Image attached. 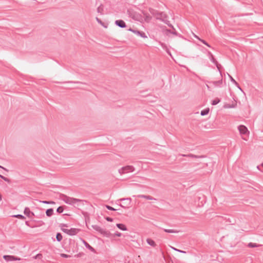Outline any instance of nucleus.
<instances>
[{
  "label": "nucleus",
  "instance_id": "nucleus-52",
  "mask_svg": "<svg viewBox=\"0 0 263 263\" xmlns=\"http://www.w3.org/2000/svg\"><path fill=\"white\" fill-rule=\"evenodd\" d=\"M25 224H26L27 226H29V222H28V221H26L25 222Z\"/></svg>",
  "mask_w": 263,
  "mask_h": 263
},
{
  "label": "nucleus",
  "instance_id": "nucleus-23",
  "mask_svg": "<svg viewBox=\"0 0 263 263\" xmlns=\"http://www.w3.org/2000/svg\"><path fill=\"white\" fill-rule=\"evenodd\" d=\"M222 79L218 81H215L212 82V83L215 86H220V85L222 84Z\"/></svg>",
  "mask_w": 263,
  "mask_h": 263
},
{
  "label": "nucleus",
  "instance_id": "nucleus-45",
  "mask_svg": "<svg viewBox=\"0 0 263 263\" xmlns=\"http://www.w3.org/2000/svg\"><path fill=\"white\" fill-rule=\"evenodd\" d=\"M177 252H180V253H183V254H186V251H182V250H179V249H178V250H177Z\"/></svg>",
  "mask_w": 263,
  "mask_h": 263
},
{
  "label": "nucleus",
  "instance_id": "nucleus-2",
  "mask_svg": "<svg viewBox=\"0 0 263 263\" xmlns=\"http://www.w3.org/2000/svg\"><path fill=\"white\" fill-rule=\"evenodd\" d=\"M61 196L63 197L62 200L66 203L70 204V205H73L78 202H81L82 201V200H80L79 199L69 197H68L65 195H64V194H62Z\"/></svg>",
  "mask_w": 263,
  "mask_h": 263
},
{
  "label": "nucleus",
  "instance_id": "nucleus-11",
  "mask_svg": "<svg viewBox=\"0 0 263 263\" xmlns=\"http://www.w3.org/2000/svg\"><path fill=\"white\" fill-rule=\"evenodd\" d=\"M82 241H83V244L84 245V246H85V247L87 249H88V250H89L91 252H95V249L93 247H92L87 242H86L84 239H82Z\"/></svg>",
  "mask_w": 263,
  "mask_h": 263
},
{
  "label": "nucleus",
  "instance_id": "nucleus-1",
  "mask_svg": "<svg viewBox=\"0 0 263 263\" xmlns=\"http://www.w3.org/2000/svg\"><path fill=\"white\" fill-rule=\"evenodd\" d=\"M150 13L153 15L157 20H159L167 24L169 27H173V25L170 24V21L167 20L168 16L166 13L158 11L153 8H149Z\"/></svg>",
  "mask_w": 263,
  "mask_h": 263
},
{
  "label": "nucleus",
  "instance_id": "nucleus-39",
  "mask_svg": "<svg viewBox=\"0 0 263 263\" xmlns=\"http://www.w3.org/2000/svg\"><path fill=\"white\" fill-rule=\"evenodd\" d=\"M60 256L62 257H64V258H69V257H70V255H67V254H64V253H62L60 254Z\"/></svg>",
  "mask_w": 263,
  "mask_h": 263
},
{
  "label": "nucleus",
  "instance_id": "nucleus-41",
  "mask_svg": "<svg viewBox=\"0 0 263 263\" xmlns=\"http://www.w3.org/2000/svg\"><path fill=\"white\" fill-rule=\"evenodd\" d=\"M105 219L107 221H109V222H112L113 221V219L111 217H106L105 218Z\"/></svg>",
  "mask_w": 263,
  "mask_h": 263
},
{
  "label": "nucleus",
  "instance_id": "nucleus-33",
  "mask_svg": "<svg viewBox=\"0 0 263 263\" xmlns=\"http://www.w3.org/2000/svg\"><path fill=\"white\" fill-rule=\"evenodd\" d=\"M215 65L216 66L217 68V69L218 70V71L219 72L220 75H221V77H222V74H221V70H220V67H221V65L218 64V62H217V63H215Z\"/></svg>",
  "mask_w": 263,
  "mask_h": 263
},
{
  "label": "nucleus",
  "instance_id": "nucleus-40",
  "mask_svg": "<svg viewBox=\"0 0 263 263\" xmlns=\"http://www.w3.org/2000/svg\"><path fill=\"white\" fill-rule=\"evenodd\" d=\"M61 230H62V231L63 232H64V233H66L67 234H68V235L69 230V229H65V228H62V229H61Z\"/></svg>",
  "mask_w": 263,
  "mask_h": 263
},
{
  "label": "nucleus",
  "instance_id": "nucleus-29",
  "mask_svg": "<svg viewBox=\"0 0 263 263\" xmlns=\"http://www.w3.org/2000/svg\"><path fill=\"white\" fill-rule=\"evenodd\" d=\"M96 20L99 24H100L105 28L107 27V26L104 25V23L100 18L97 17H96Z\"/></svg>",
  "mask_w": 263,
  "mask_h": 263
},
{
  "label": "nucleus",
  "instance_id": "nucleus-48",
  "mask_svg": "<svg viewBox=\"0 0 263 263\" xmlns=\"http://www.w3.org/2000/svg\"><path fill=\"white\" fill-rule=\"evenodd\" d=\"M224 219L226 220V221H228V222H229L230 223L232 222L231 220H230V219L229 218H227L226 217H225Z\"/></svg>",
  "mask_w": 263,
  "mask_h": 263
},
{
  "label": "nucleus",
  "instance_id": "nucleus-17",
  "mask_svg": "<svg viewBox=\"0 0 263 263\" xmlns=\"http://www.w3.org/2000/svg\"><path fill=\"white\" fill-rule=\"evenodd\" d=\"M116 226L118 227V228H119L121 230L126 231L127 230L126 227L124 224H122V223H117L116 224Z\"/></svg>",
  "mask_w": 263,
  "mask_h": 263
},
{
  "label": "nucleus",
  "instance_id": "nucleus-25",
  "mask_svg": "<svg viewBox=\"0 0 263 263\" xmlns=\"http://www.w3.org/2000/svg\"><path fill=\"white\" fill-rule=\"evenodd\" d=\"M173 29V31H171V30L170 29H167L166 30V31L168 32H170L173 34H174V35H178V33L177 32V31L175 30V29L174 28V27L173 26V27H172Z\"/></svg>",
  "mask_w": 263,
  "mask_h": 263
},
{
  "label": "nucleus",
  "instance_id": "nucleus-18",
  "mask_svg": "<svg viewBox=\"0 0 263 263\" xmlns=\"http://www.w3.org/2000/svg\"><path fill=\"white\" fill-rule=\"evenodd\" d=\"M46 216L50 217L53 214V209L52 208L48 209L46 211Z\"/></svg>",
  "mask_w": 263,
  "mask_h": 263
},
{
  "label": "nucleus",
  "instance_id": "nucleus-31",
  "mask_svg": "<svg viewBox=\"0 0 263 263\" xmlns=\"http://www.w3.org/2000/svg\"><path fill=\"white\" fill-rule=\"evenodd\" d=\"M236 105H237V104L235 103H233L231 105L227 104V105H225V107L228 108H235V107H236Z\"/></svg>",
  "mask_w": 263,
  "mask_h": 263
},
{
  "label": "nucleus",
  "instance_id": "nucleus-44",
  "mask_svg": "<svg viewBox=\"0 0 263 263\" xmlns=\"http://www.w3.org/2000/svg\"><path fill=\"white\" fill-rule=\"evenodd\" d=\"M261 166L262 167H263V163L261 164ZM257 168L259 171H260L261 172H263V169H261V168H260V166H257Z\"/></svg>",
  "mask_w": 263,
  "mask_h": 263
},
{
  "label": "nucleus",
  "instance_id": "nucleus-22",
  "mask_svg": "<svg viewBox=\"0 0 263 263\" xmlns=\"http://www.w3.org/2000/svg\"><path fill=\"white\" fill-rule=\"evenodd\" d=\"M230 79V81L234 84H235L236 86H237V87H239V84L238 83L233 79V78L229 74V73H227Z\"/></svg>",
  "mask_w": 263,
  "mask_h": 263
},
{
  "label": "nucleus",
  "instance_id": "nucleus-43",
  "mask_svg": "<svg viewBox=\"0 0 263 263\" xmlns=\"http://www.w3.org/2000/svg\"><path fill=\"white\" fill-rule=\"evenodd\" d=\"M122 234L120 232H116L115 233V236H117L118 237H120L121 236Z\"/></svg>",
  "mask_w": 263,
  "mask_h": 263
},
{
  "label": "nucleus",
  "instance_id": "nucleus-13",
  "mask_svg": "<svg viewBox=\"0 0 263 263\" xmlns=\"http://www.w3.org/2000/svg\"><path fill=\"white\" fill-rule=\"evenodd\" d=\"M134 33H135L137 35L140 36L143 38H147V36H146L145 33L143 31H140L136 30V31H134Z\"/></svg>",
  "mask_w": 263,
  "mask_h": 263
},
{
  "label": "nucleus",
  "instance_id": "nucleus-35",
  "mask_svg": "<svg viewBox=\"0 0 263 263\" xmlns=\"http://www.w3.org/2000/svg\"><path fill=\"white\" fill-rule=\"evenodd\" d=\"M144 15H145V20L146 22H149L151 20V18H152L151 16L149 15H148V14H145Z\"/></svg>",
  "mask_w": 263,
  "mask_h": 263
},
{
  "label": "nucleus",
  "instance_id": "nucleus-14",
  "mask_svg": "<svg viewBox=\"0 0 263 263\" xmlns=\"http://www.w3.org/2000/svg\"><path fill=\"white\" fill-rule=\"evenodd\" d=\"M208 55L209 57V59L210 60H211V61L214 64L215 63H217V61H216V60L214 58L213 54L210 52V51H208Z\"/></svg>",
  "mask_w": 263,
  "mask_h": 263
},
{
  "label": "nucleus",
  "instance_id": "nucleus-51",
  "mask_svg": "<svg viewBox=\"0 0 263 263\" xmlns=\"http://www.w3.org/2000/svg\"><path fill=\"white\" fill-rule=\"evenodd\" d=\"M194 36L195 38H196V39H197L198 40H199V39H201L200 38H199L197 35H196V34H194Z\"/></svg>",
  "mask_w": 263,
  "mask_h": 263
},
{
  "label": "nucleus",
  "instance_id": "nucleus-42",
  "mask_svg": "<svg viewBox=\"0 0 263 263\" xmlns=\"http://www.w3.org/2000/svg\"><path fill=\"white\" fill-rule=\"evenodd\" d=\"M60 227H61V229H62V228H64V227H67L68 226L67 224L61 223V224H60Z\"/></svg>",
  "mask_w": 263,
  "mask_h": 263
},
{
  "label": "nucleus",
  "instance_id": "nucleus-8",
  "mask_svg": "<svg viewBox=\"0 0 263 263\" xmlns=\"http://www.w3.org/2000/svg\"><path fill=\"white\" fill-rule=\"evenodd\" d=\"M115 24L121 28H124L126 27V23L122 20H118L115 21Z\"/></svg>",
  "mask_w": 263,
  "mask_h": 263
},
{
  "label": "nucleus",
  "instance_id": "nucleus-21",
  "mask_svg": "<svg viewBox=\"0 0 263 263\" xmlns=\"http://www.w3.org/2000/svg\"><path fill=\"white\" fill-rule=\"evenodd\" d=\"M163 231L166 233H177L179 232L178 231H177L175 230L166 229H164Z\"/></svg>",
  "mask_w": 263,
  "mask_h": 263
},
{
  "label": "nucleus",
  "instance_id": "nucleus-16",
  "mask_svg": "<svg viewBox=\"0 0 263 263\" xmlns=\"http://www.w3.org/2000/svg\"><path fill=\"white\" fill-rule=\"evenodd\" d=\"M181 156L183 157H191L194 158H202L203 157V156H197L195 155H193L192 154H190L188 155H181Z\"/></svg>",
  "mask_w": 263,
  "mask_h": 263
},
{
  "label": "nucleus",
  "instance_id": "nucleus-4",
  "mask_svg": "<svg viewBox=\"0 0 263 263\" xmlns=\"http://www.w3.org/2000/svg\"><path fill=\"white\" fill-rule=\"evenodd\" d=\"M135 170V167L132 165H126L122 167L118 170V172L120 174L122 175L124 174L133 172Z\"/></svg>",
  "mask_w": 263,
  "mask_h": 263
},
{
  "label": "nucleus",
  "instance_id": "nucleus-38",
  "mask_svg": "<svg viewBox=\"0 0 263 263\" xmlns=\"http://www.w3.org/2000/svg\"><path fill=\"white\" fill-rule=\"evenodd\" d=\"M42 254H37L35 256L33 257V258L34 259H41L42 258Z\"/></svg>",
  "mask_w": 263,
  "mask_h": 263
},
{
  "label": "nucleus",
  "instance_id": "nucleus-30",
  "mask_svg": "<svg viewBox=\"0 0 263 263\" xmlns=\"http://www.w3.org/2000/svg\"><path fill=\"white\" fill-rule=\"evenodd\" d=\"M259 245H257L256 243L250 242L248 243V246L250 248H255L258 247Z\"/></svg>",
  "mask_w": 263,
  "mask_h": 263
},
{
  "label": "nucleus",
  "instance_id": "nucleus-26",
  "mask_svg": "<svg viewBox=\"0 0 263 263\" xmlns=\"http://www.w3.org/2000/svg\"><path fill=\"white\" fill-rule=\"evenodd\" d=\"M0 178H2L5 181L8 182V183H11V180L9 178L5 177V176L0 174Z\"/></svg>",
  "mask_w": 263,
  "mask_h": 263
},
{
  "label": "nucleus",
  "instance_id": "nucleus-6",
  "mask_svg": "<svg viewBox=\"0 0 263 263\" xmlns=\"http://www.w3.org/2000/svg\"><path fill=\"white\" fill-rule=\"evenodd\" d=\"M238 129L241 135H246L249 132L248 128L245 125H241L238 126Z\"/></svg>",
  "mask_w": 263,
  "mask_h": 263
},
{
  "label": "nucleus",
  "instance_id": "nucleus-15",
  "mask_svg": "<svg viewBox=\"0 0 263 263\" xmlns=\"http://www.w3.org/2000/svg\"><path fill=\"white\" fill-rule=\"evenodd\" d=\"M146 242L149 245H150L152 247H155L156 246V243H155V242L151 238H147Z\"/></svg>",
  "mask_w": 263,
  "mask_h": 263
},
{
  "label": "nucleus",
  "instance_id": "nucleus-46",
  "mask_svg": "<svg viewBox=\"0 0 263 263\" xmlns=\"http://www.w3.org/2000/svg\"><path fill=\"white\" fill-rule=\"evenodd\" d=\"M0 168H2L3 170H5V171L6 172H8L9 170L8 169H7L6 168L0 165Z\"/></svg>",
  "mask_w": 263,
  "mask_h": 263
},
{
  "label": "nucleus",
  "instance_id": "nucleus-12",
  "mask_svg": "<svg viewBox=\"0 0 263 263\" xmlns=\"http://www.w3.org/2000/svg\"><path fill=\"white\" fill-rule=\"evenodd\" d=\"M137 197L139 198H144L147 200H156L155 198L149 195H139L137 196Z\"/></svg>",
  "mask_w": 263,
  "mask_h": 263
},
{
  "label": "nucleus",
  "instance_id": "nucleus-47",
  "mask_svg": "<svg viewBox=\"0 0 263 263\" xmlns=\"http://www.w3.org/2000/svg\"><path fill=\"white\" fill-rule=\"evenodd\" d=\"M68 83H77V84H80V83H82V82H79V81H76V82H72V81H70V82H68Z\"/></svg>",
  "mask_w": 263,
  "mask_h": 263
},
{
  "label": "nucleus",
  "instance_id": "nucleus-49",
  "mask_svg": "<svg viewBox=\"0 0 263 263\" xmlns=\"http://www.w3.org/2000/svg\"><path fill=\"white\" fill-rule=\"evenodd\" d=\"M128 30L134 33V31H136V30H134L132 28H129V29H128Z\"/></svg>",
  "mask_w": 263,
  "mask_h": 263
},
{
  "label": "nucleus",
  "instance_id": "nucleus-28",
  "mask_svg": "<svg viewBox=\"0 0 263 263\" xmlns=\"http://www.w3.org/2000/svg\"><path fill=\"white\" fill-rule=\"evenodd\" d=\"M220 100L219 98H216L215 99H214V100L212 101L211 104L213 105H216L218 103H219L220 102Z\"/></svg>",
  "mask_w": 263,
  "mask_h": 263
},
{
  "label": "nucleus",
  "instance_id": "nucleus-3",
  "mask_svg": "<svg viewBox=\"0 0 263 263\" xmlns=\"http://www.w3.org/2000/svg\"><path fill=\"white\" fill-rule=\"evenodd\" d=\"M92 227L95 230L99 232L101 234H102L104 237H109L111 235V233L109 231L106 229H102L98 225H92Z\"/></svg>",
  "mask_w": 263,
  "mask_h": 263
},
{
  "label": "nucleus",
  "instance_id": "nucleus-34",
  "mask_svg": "<svg viewBox=\"0 0 263 263\" xmlns=\"http://www.w3.org/2000/svg\"><path fill=\"white\" fill-rule=\"evenodd\" d=\"M105 207L107 209L110 210V211H115L118 210L117 209H116L114 208L113 207H112L110 205H106Z\"/></svg>",
  "mask_w": 263,
  "mask_h": 263
},
{
  "label": "nucleus",
  "instance_id": "nucleus-53",
  "mask_svg": "<svg viewBox=\"0 0 263 263\" xmlns=\"http://www.w3.org/2000/svg\"><path fill=\"white\" fill-rule=\"evenodd\" d=\"M212 172V170H210L209 171L207 172L206 173H211Z\"/></svg>",
  "mask_w": 263,
  "mask_h": 263
},
{
  "label": "nucleus",
  "instance_id": "nucleus-37",
  "mask_svg": "<svg viewBox=\"0 0 263 263\" xmlns=\"http://www.w3.org/2000/svg\"><path fill=\"white\" fill-rule=\"evenodd\" d=\"M199 41L201 42L203 44L205 45L206 46L211 47V46L205 40L202 39H199Z\"/></svg>",
  "mask_w": 263,
  "mask_h": 263
},
{
  "label": "nucleus",
  "instance_id": "nucleus-5",
  "mask_svg": "<svg viewBox=\"0 0 263 263\" xmlns=\"http://www.w3.org/2000/svg\"><path fill=\"white\" fill-rule=\"evenodd\" d=\"M119 201H121L123 202V204H120V206L124 208L127 209L129 207L130 205L131 202H132V199L130 198H121L119 200Z\"/></svg>",
  "mask_w": 263,
  "mask_h": 263
},
{
  "label": "nucleus",
  "instance_id": "nucleus-32",
  "mask_svg": "<svg viewBox=\"0 0 263 263\" xmlns=\"http://www.w3.org/2000/svg\"><path fill=\"white\" fill-rule=\"evenodd\" d=\"M64 211V208L62 206H59L57 209V212L59 213H61Z\"/></svg>",
  "mask_w": 263,
  "mask_h": 263
},
{
  "label": "nucleus",
  "instance_id": "nucleus-10",
  "mask_svg": "<svg viewBox=\"0 0 263 263\" xmlns=\"http://www.w3.org/2000/svg\"><path fill=\"white\" fill-rule=\"evenodd\" d=\"M80 231V230L79 229L71 228L69 230L68 235L70 236H73L77 234Z\"/></svg>",
  "mask_w": 263,
  "mask_h": 263
},
{
  "label": "nucleus",
  "instance_id": "nucleus-36",
  "mask_svg": "<svg viewBox=\"0 0 263 263\" xmlns=\"http://www.w3.org/2000/svg\"><path fill=\"white\" fill-rule=\"evenodd\" d=\"M42 202L45 204H55V202L52 201H42Z\"/></svg>",
  "mask_w": 263,
  "mask_h": 263
},
{
  "label": "nucleus",
  "instance_id": "nucleus-19",
  "mask_svg": "<svg viewBox=\"0 0 263 263\" xmlns=\"http://www.w3.org/2000/svg\"><path fill=\"white\" fill-rule=\"evenodd\" d=\"M97 12L99 13H100L101 14H103V11H104V7L101 4L100 5L98 8H97Z\"/></svg>",
  "mask_w": 263,
  "mask_h": 263
},
{
  "label": "nucleus",
  "instance_id": "nucleus-24",
  "mask_svg": "<svg viewBox=\"0 0 263 263\" xmlns=\"http://www.w3.org/2000/svg\"><path fill=\"white\" fill-rule=\"evenodd\" d=\"M63 239L62 235L61 233H57L56 234V239L58 241H61Z\"/></svg>",
  "mask_w": 263,
  "mask_h": 263
},
{
  "label": "nucleus",
  "instance_id": "nucleus-50",
  "mask_svg": "<svg viewBox=\"0 0 263 263\" xmlns=\"http://www.w3.org/2000/svg\"><path fill=\"white\" fill-rule=\"evenodd\" d=\"M171 248L173 250H175V251H177V250H178V249H177V248H175V247H171Z\"/></svg>",
  "mask_w": 263,
  "mask_h": 263
},
{
  "label": "nucleus",
  "instance_id": "nucleus-20",
  "mask_svg": "<svg viewBox=\"0 0 263 263\" xmlns=\"http://www.w3.org/2000/svg\"><path fill=\"white\" fill-rule=\"evenodd\" d=\"M210 111V109L209 108H206L201 111L200 115L202 116H205L209 114Z\"/></svg>",
  "mask_w": 263,
  "mask_h": 263
},
{
  "label": "nucleus",
  "instance_id": "nucleus-55",
  "mask_svg": "<svg viewBox=\"0 0 263 263\" xmlns=\"http://www.w3.org/2000/svg\"><path fill=\"white\" fill-rule=\"evenodd\" d=\"M238 87L240 89V90H242V89H241V88H240V87L239 86V87Z\"/></svg>",
  "mask_w": 263,
  "mask_h": 263
},
{
  "label": "nucleus",
  "instance_id": "nucleus-54",
  "mask_svg": "<svg viewBox=\"0 0 263 263\" xmlns=\"http://www.w3.org/2000/svg\"><path fill=\"white\" fill-rule=\"evenodd\" d=\"M2 199V196L1 195V194H0V201H1Z\"/></svg>",
  "mask_w": 263,
  "mask_h": 263
},
{
  "label": "nucleus",
  "instance_id": "nucleus-7",
  "mask_svg": "<svg viewBox=\"0 0 263 263\" xmlns=\"http://www.w3.org/2000/svg\"><path fill=\"white\" fill-rule=\"evenodd\" d=\"M3 258L7 261L20 260V258L12 255H4Z\"/></svg>",
  "mask_w": 263,
  "mask_h": 263
},
{
  "label": "nucleus",
  "instance_id": "nucleus-27",
  "mask_svg": "<svg viewBox=\"0 0 263 263\" xmlns=\"http://www.w3.org/2000/svg\"><path fill=\"white\" fill-rule=\"evenodd\" d=\"M13 217L19 218L22 220H24L26 219V217L24 216L21 214L13 215Z\"/></svg>",
  "mask_w": 263,
  "mask_h": 263
},
{
  "label": "nucleus",
  "instance_id": "nucleus-9",
  "mask_svg": "<svg viewBox=\"0 0 263 263\" xmlns=\"http://www.w3.org/2000/svg\"><path fill=\"white\" fill-rule=\"evenodd\" d=\"M24 213L30 218H32L33 216H34V214L32 212H31L29 208L28 207L25 208Z\"/></svg>",
  "mask_w": 263,
  "mask_h": 263
}]
</instances>
